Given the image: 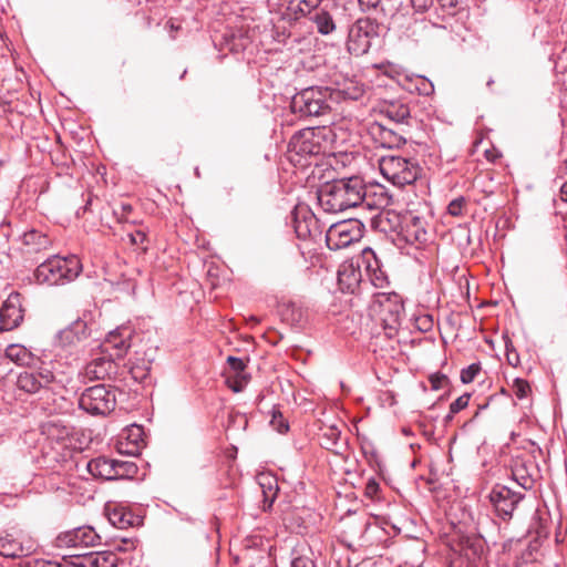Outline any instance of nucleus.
<instances>
[{"mask_svg":"<svg viewBox=\"0 0 567 567\" xmlns=\"http://www.w3.org/2000/svg\"><path fill=\"white\" fill-rule=\"evenodd\" d=\"M363 258L367 260V271L373 286L383 288L389 284L386 274L380 267V260L371 248L363 250Z\"/></svg>","mask_w":567,"mask_h":567,"instance_id":"nucleus-19","label":"nucleus"},{"mask_svg":"<svg viewBox=\"0 0 567 567\" xmlns=\"http://www.w3.org/2000/svg\"><path fill=\"white\" fill-rule=\"evenodd\" d=\"M401 235L406 243L424 244L429 239L427 221L415 212H408L401 217Z\"/></svg>","mask_w":567,"mask_h":567,"instance_id":"nucleus-14","label":"nucleus"},{"mask_svg":"<svg viewBox=\"0 0 567 567\" xmlns=\"http://www.w3.org/2000/svg\"><path fill=\"white\" fill-rule=\"evenodd\" d=\"M359 7L363 12L382 11L385 12L382 7V0H358Z\"/></svg>","mask_w":567,"mask_h":567,"instance_id":"nucleus-38","label":"nucleus"},{"mask_svg":"<svg viewBox=\"0 0 567 567\" xmlns=\"http://www.w3.org/2000/svg\"><path fill=\"white\" fill-rule=\"evenodd\" d=\"M280 426H282L284 429L279 427V432H284V431H287L288 430V425L287 424H282V422H280Z\"/></svg>","mask_w":567,"mask_h":567,"instance_id":"nucleus-55","label":"nucleus"},{"mask_svg":"<svg viewBox=\"0 0 567 567\" xmlns=\"http://www.w3.org/2000/svg\"><path fill=\"white\" fill-rule=\"evenodd\" d=\"M318 202L327 213H339L362 204L371 206L368 202L367 186L359 176L324 184L318 190Z\"/></svg>","mask_w":567,"mask_h":567,"instance_id":"nucleus-1","label":"nucleus"},{"mask_svg":"<svg viewBox=\"0 0 567 567\" xmlns=\"http://www.w3.org/2000/svg\"><path fill=\"white\" fill-rule=\"evenodd\" d=\"M399 322L400 321H391L390 323L389 321H380V326L389 338H393L398 332Z\"/></svg>","mask_w":567,"mask_h":567,"instance_id":"nucleus-43","label":"nucleus"},{"mask_svg":"<svg viewBox=\"0 0 567 567\" xmlns=\"http://www.w3.org/2000/svg\"><path fill=\"white\" fill-rule=\"evenodd\" d=\"M341 436V431L337 425H326L321 427V434L319 436L320 445L327 450L334 451L338 446Z\"/></svg>","mask_w":567,"mask_h":567,"instance_id":"nucleus-29","label":"nucleus"},{"mask_svg":"<svg viewBox=\"0 0 567 567\" xmlns=\"http://www.w3.org/2000/svg\"><path fill=\"white\" fill-rule=\"evenodd\" d=\"M6 358L19 365H31L33 361L32 353L21 344H10L4 351Z\"/></svg>","mask_w":567,"mask_h":567,"instance_id":"nucleus-26","label":"nucleus"},{"mask_svg":"<svg viewBox=\"0 0 567 567\" xmlns=\"http://www.w3.org/2000/svg\"><path fill=\"white\" fill-rule=\"evenodd\" d=\"M24 316L22 296L19 292L10 293L0 308V319H24Z\"/></svg>","mask_w":567,"mask_h":567,"instance_id":"nucleus-22","label":"nucleus"},{"mask_svg":"<svg viewBox=\"0 0 567 567\" xmlns=\"http://www.w3.org/2000/svg\"><path fill=\"white\" fill-rule=\"evenodd\" d=\"M290 567H315V564L309 557L298 556L291 560Z\"/></svg>","mask_w":567,"mask_h":567,"instance_id":"nucleus-45","label":"nucleus"},{"mask_svg":"<svg viewBox=\"0 0 567 567\" xmlns=\"http://www.w3.org/2000/svg\"><path fill=\"white\" fill-rule=\"evenodd\" d=\"M326 127L306 128L296 134L290 142L292 150L299 155H319L327 151L328 140Z\"/></svg>","mask_w":567,"mask_h":567,"instance_id":"nucleus-9","label":"nucleus"},{"mask_svg":"<svg viewBox=\"0 0 567 567\" xmlns=\"http://www.w3.org/2000/svg\"><path fill=\"white\" fill-rule=\"evenodd\" d=\"M134 516L132 513L126 512L124 508H113L109 513L110 523L121 529L127 528L133 525Z\"/></svg>","mask_w":567,"mask_h":567,"instance_id":"nucleus-31","label":"nucleus"},{"mask_svg":"<svg viewBox=\"0 0 567 567\" xmlns=\"http://www.w3.org/2000/svg\"><path fill=\"white\" fill-rule=\"evenodd\" d=\"M560 197L564 202H567V181L560 187Z\"/></svg>","mask_w":567,"mask_h":567,"instance_id":"nucleus-53","label":"nucleus"},{"mask_svg":"<svg viewBox=\"0 0 567 567\" xmlns=\"http://www.w3.org/2000/svg\"><path fill=\"white\" fill-rule=\"evenodd\" d=\"M115 550L123 551V550H125V548L123 546L118 545V546L115 547Z\"/></svg>","mask_w":567,"mask_h":567,"instance_id":"nucleus-60","label":"nucleus"},{"mask_svg":"<svg viewBox=\"0 0 567 567\" xmlns=\"http://www.w3.org/2000/svg\"><path fill=\"white\" fill-rule=\"evenodd\" d=\"M115 447H116V451L123 455L136 456L141 452L138 445H134L133 443H130L120 436H118Z\"/></svg>","mask_w":567,"mask_h":567,"instance_id":"nucleus-34","label":"nucleus"},{"mask_svg":"<svg viewBox=\"0 0 567 567\" xmlns=\"http://www.w3.org/2000/svg\"><path fill=\"white\" fill-rule=\"evenodd\" d=\"M18 326H19V321H12V324H10V326H0V332H1V331H9V330H13V329H16Z\"/></svg>","mask_w":567,"mask_h":567,"instance_id":"nucleus-52","label":"nucleus"},{"mask_svg":"<svg viewBox=\"0 0 567 567\" xmlns=\"http://www.w3.org/2000/svg\"><path fill=\"white\" fill-rule=\"evenodd\" d=\"M121 209L123 214L130 213L132 210V206L130 204H122Z\"/></svg>","mask_w":567,"mask_h":567,"instance_id":"nucleus-54","label":"nucleus"},{"mask_svg":"<svg viewBox=\"0 0 567 567\" xmlns=\"http://www.w3.org/2000/svg\"><path fill=\"white\" fill-rule=\"evenodd\" d=\"M515 396L519 400L527 398L530 392V385L526 380L515 379L512 385Z\"/></svg>","mask_w":567,"mask_h":567,"instance_id":"nucleus-35","label":"nucleus"},{"mask_svg":"<svg viewBox=\"0 0 567 567\" xmlns=\"http://www.w3.org/2000/svg\"><path fill=\"white\" fill-rule=\"evenodd\" d=\"M453 416H454V414H452L450 411L449 414L445 416V421L450 422L453 419Z\"/></svg>","mask_w":567,"mask_h":567,"instance_id":"nucleus-56","label":"nucleus"},{"mask_svg":"<svg viewBox=\"0 0 567 567\" xmlns=\"http://www.w3.org/2000/svg\"><path fill=\"white\" fill-rule=\"evenodd\" d=\"M137 239L143 240V239H144V234H142V233H140V231H138V233H137Z\"/></svg>","mask_w":567,"mask_h":567,"instance_id":"nucleus-58","label":"nucleus"},{"mask_svg":"<svg viewBox=\"0 0 567 567\" xmlns=\"http://www.w3.org/2000/svg\"><path fill=\"white\" fill-rule=\"evenodd\" d=\"M361 281L360 269L342 265L338 270V286L342 292L354 293Z\"/></svg>","mask_w":567,"mask_h":567,"instance_id":"nucleus-18","label":"nucleus"},{"mask_svg":"<svg viewBox=\"0 0 567 567\" xmlns=\"http://www.w3.org/2000/svg\"><path fill=\"white\" fill-rule=\"evenodd\" d=\"M310 19L316 24L318 32L323 35L330 34L336 29L331 14L326 10L313 12Z\"/></svg>","mask_w":567,"mask_h":567,"instance_id":"nucleus-30","label":"nucleus"},{"mask_svg":"<svg viewBox=\"0 0 567 567\" xmlns=\"http://www.w3.org/2000/svg\"><path fill=\"white\" fill-rule=\"evenodd\" d=\"M81 270L80 260L75 256H52L37 267L34 277L39 284L56 286L75 279Z\"/></svg>","mask_w":567,"mask_h":567,"instance_id":"nucleus-3","label":"nucleus"},{"mask_svg":"<svg viewBox=\"0 0 567 567\" xmlns=\"http://www.w3.org/2000/svg\"><path fill=\"white\" fill-rule=\"evenodd\" d=\"M115 403V392L104 384L86 389L79 400L80 408L91 414H107L114 410Z\"/></svg>","mask_w":567,"mask_h":567,"instance_id":"nucleus-8","label":"nucleus"},{"mask_svg":"<svg viewBox=\"0 0 567 567\" xmlns=\"http://www.w3.org/2000/svg\"><path fill=\"white\" fill-rule=\"evenodd\" d=\"M363 229V224L354 218L336 223L327 231V245L333 250L346 248L362 238Z\"/></svg>","mask_w":567,"mask_h":567,"instance_id":"nucleus-7","label":"nucleus"},{"mask_svg":"<svg viewBox=\"0 0 567 567\" xmlns=\"http://www.w3.org/2000/svg\"><path fill=\"white\" fill-rule=\"evenodd\" d=\"M512 477L523 489H532L539 477L536 462L532 457L516 458L512 465Z\"/></svg>","mask_w":567,"mask_h":567,"instance_id":"nucleus-15","label":"nucleus"},{"mask_svg":"<svg viewBox=\"0 0 567 567\" xmlns=\"http://www.w3.org/2000/svg\"><path fill=\"white\" fill-rule=\"evenodd\" d=\"M210 286H212L213 289H215L218 286V284L215 282L214 280H210Z\"/></svg>","mask_w":567,"mask_h":567,"instance_id":"nucleus-57","label":"nucleus"},{"mask_svg":"<svg viewBox=\"0 0 567 567\" xmlns=\"http://www.w3.org/2000/svg\"><path fill=\"white\" fill-rule=\"evenodd\" d=\"M41 433L51 444H55L61 450L72 445V430L60 420H49L41 425Z\"/></svg>","mask_w":567,"mask_h":567,"instance_id":"nucleus-16","label":"nucleus"},{"mask_svg":"<svg viewBox=\"0 0 567 567\" xmlns=\"http://www.w3.org/2000/svg\"><path fill=\"white\" fill-rule=\"evenodd\" d=\"M412 8L416 12L427 11L434 3V0H410Z\"/></svg>","mask_w":567,"mask_h":567,"instance_id":"nucleus-42","label":"nucleus"},{"mask_svg":"<svg viewBox=\"0 0 567 567\" xmlns=\"http://www.w3.org/2000/svg\"><path fill=\"white\" fill-rule=\"evenodd\" d=\"M446 381H447V380H446V377H444V375L435 377V378H434V377H432V378H431V382H432V385H433V388H434V389H439V388H441V383H442V382H446Z\"/></svg>","mask_w":567,"mask_h":567,"instance_id":"nucleus-49","label":"nucleus"},{"mask_svg":"<svg viewBox=\"0 0 567 567\" xmlns=\"http://www.w3.org/2000/svg\"><path fill=\"white\" fill-rule=\"evenodd\" d=\"M420 324L417 328L422 331H429L432 328L433 321H417Z\"/></svg>","mask_w":567,"mask_h":567,"instance_id":"nucleus-51","label":"nucleus"},{"mask_svg":"<svg viewBox=\"0 0 567 567\" xmlns=\"http://www.w3.org/2000/svg\"><path fill=\"white\" fill-rule=\"evenodd\" d=\"M480 371L481 364L472 363L471 365L461 371V381L465 384L473 382L476 375L480 373Z\"/></svg>","mask_w":567,"mask_h":567,"instance_id":"nucleus-36","label":"nucleus"},{"mask_svg":"<svg viewBox=\"0 0 567 567\" xmlns=\"http://www.w3.org/2000/svg\"><path fill=\"white\" fill-rule=\"evenodd\" d=\"M134 329L128 323H123L111 330L102 344L109 357H97L85 367V374L90 379H111L117 373L116 359H122L132 346Z\"/></svg>","mask_w":567,"mask_h":567,"instance_id":"nucleus-2","label":"nucleus"},{"mask_svg":"<svg viewBox=\"0 0 567 567\" xmlns=\"http://www.w3.org/2000/svg\"><path fill=\"white\" fill-rule=\"evenodd\" d=\"M276 315L281 319H301L310 316L308 307H305L300 301L282 298L276 302Z\"/></svg>","mask_w":567,"mask_h":567,"instance_id":"nucleus-20","label":"nucleus"},{"mask_svg":"<svg viewBox=\"0 0 567 567\" xmlns=\"http://www.w3.org/2000/svg\"><path fill=\"white\" fill-rule=\"evenodd\" d=\"M248 319L255 320L257 318L255 316H250Z\"/></svg>","mask_w":567,"mask_h":567,"instance_id":"nucleus-63","label":"nucleus"},{"mask_svg":"<svg viewBox=\"0 0 567 567\" xmlns=\"http://www.w3.org/2000/svg\"><path fill=\"white\" fill-rule=\"evenodd\" d=\"M87 337V327L85 321H72L66 328L58 333V339L62 346H71Z\"/></svg>","mask_w":567,"mask_h":567,"instance_id":"nucleus-21","label":"nucleus"},{"mask_svg":"<svg viewBox=\"0 0 567 567\" xmlns=\"http://www.w3.org/2000/svg\"><path fill=\"white\" fill-rule=\"evenodd\" d=\"M321 1L322 0H299L296 12H300L302 16L310 14L319 7Z\"/></svg>","mask_w":567,"mask_h":567,"instance_id":"nucleus-37","label":"nucleus"},{"mask_svg":"<svg viewBox=\"0 0 567 567\" xmlns=\"http://www.w3.org/2000/svg\"><path fill=\"white\" fill-rule=\"evenodd\" d=\"M341 92L344 95V97L349 99V100H358L363 94L362 87H359V86H353L352 89L347 87V89L342 90Z\"/></svg>","mask_w":567,"mask_h":567,"instance_id":"nucleus-44","label":"nucleus"},{"mask_svg":"<svg viewBox=\"0 0 567 567\" xmlns=\"http://www.w3.org/2000/svg\"><path fill=\"white\" fill-rule=\"evenodd\" d=\"M404 311L401 296L395 292H379L372 298L369 306V316L379 319H398Z\"/></svg>","mask_w":567,"mask_h":567,"instance_id":"nucleus-12","label":"nucleus"},{"mask_svg":"<svg viewBox=\"0 0 567 567\" xmlns=\"http://www.w3.org/2000/svg\"><path fill=\"white\" fill-rule=\"evenodd\" d=\"M384 115L394 124H405L410 118V109L403 103H390L383 110Z\"/></svg>","mask_w":567,"mask_h":567,"instance_id":"nucleus-27","label":"nucleus"},{"mask_svg":"<svg viewBox=\"0 0 567 567\" xmlns=\"http://www.w3.org/2000/svg\"><path fill=\"white\" fill-rule=\"evenodd\" d=\"M89 473L95 477L114 480L116 471L114 470V460L100 456L87 462Z\"/></svg>","mask_w":567,"mask_h":567,"instance_id":"nucleus-23","label":"nucleus"},{"mask_svg":"<svg viewBox=\"0 0 567 567\" xmlns=\"http://www.w3.org/2000/svg\"><path fill=\"white\" fill-rule=\"evenodd\" d=\"M379 491V483L371 478L368 481L365 485V494L370 497H373Z\"/></svg>","mask_w":567,"mask_h":567,"instance_id":"nucleus-46","label":"nucleus"},{"mask_svg":"<svg viewBox=\"0 0 567 567\" xmlns=\"http://www.w3.org/2000/svg\"><path fill=\"white\" fill-rule=\"evenodd\" d=\"M374 135L379 136V141L381 146L386 148L399 147L401 144L405 143V138L401 133L395 132L391 127H386L382 124L377 125L374 128Z\"/></svg>","mask_w":567,"mask_h":567,"instance_id":"nucleus-25","label":"nucleus"},{"mask_svg":"<svg viewBox=\"0 0 567 567\" xmlns=\"http://www.w3.org/2000/svg\"><path fill=\"white\" fill-rule=\"evenodd\" d=\"M421 94L430 95L434 91V86L431 82H427L425 79H422V86L417 87Z\"/></svg>","mask_w":567,"mask_h":567,"instance_id":"nucleus-47","label":"nucleus"},{"mask_svg":"<svg viewBox=\"0 0 567 567\" xmlns=\"http://www.w3.org/2000/svg\"><path fill=\"white\" fill-rule=\"evenodd\" d=\"M55 383V375L48 367L19 373L16 385L28 394H37L42 390H51Z\"/></svg>","mask_w":567,"mask_h":567,"instance_id":"nucleus-11","label":"nucleus"},{"mask_svg":"<svg viewBox=\"0 0 567 567\" xmlns=\"http://www.w3.org/2000/svg\"><path fill=\"white\" fill-rule=\"evenodd\" d=\"M424 317H425V319H432L431 315H425Z\"/></svg>","mask_w":567,"mask_h":567,"instance_id":"nucleus-62","label":"nucleus"},{"mask_svg":"<svg viewBox=\"0 0 567 567\" xmlns=\"http://www.w3.org/2000/svg\"><path fill=\"white\" fill-rule=\"evenodd\" d=\"M465 198L464 197H457L450 202L447 206V212L450 215L458 217L463 214V208L465 206Z\"/></svg>","mask_w":567,"mask_h":567,"instance_id":"nucleus-39","label":"nucleus"},{"mask_svg":"<svg viewBox=\"0 0 567 567\" xmlns=\"http://www.w3.org/2000/svg\"><path fill=\"white\" fill-rule=\"evenodd\" d=\"M58 547L89 548L101 544V536L91 526H81L60 534L56 538Z\"/></svg>","mask_w":567,"mask_h":567,"instance_id":"nucleus-13","label":"nucleus"},{"mask_svg":"<svg viewBox=\"0 0 567 567\" xmlns=\"http://www.w3.org/2000/svg\"><path fill=\"white\" fill-rule=\"evenodd\" d=\"M114 470L116 471L114 480L133 478L138 468L132 461L114 460Z\"/></svg>","mask_w":567,"mask_h":567,"instance_id":"nucleus-32","label":"nucleus"},{"mask_svg":"<svg viewBox=\"0 0 567 567\" xmlns=\"http://www.w3.org/2000/svg\"><path fill=\"white\" fill-rule=\"evenodd\" d=\"M22 243L27 247L28 252H40L51 246L50 238L35 229L25 231L22 236Z\"/></svg>","mask_w":567,"mask_h":567,"instance_id":"nucleus-24","label":"nucleus"},{"mask_svg":"<svg viewBox=\"0 0 567 567\" xmlns=\"http://www.w3.org/2000/svg\"><path fill=\"white\" fill-rule=\"evenodd\" d=\"M79 567H117L118 557L114 550H102L81 555Z\"/></svg>","mask_w":567,"mask_h":567,"instance_id":"nucleus-17","label":"nucleus"},{"mask_svg":"<svg viewBox=\"0 0 567 567\" xmlns=\"http://www.w3.org/2000/svg\"><path fill=\"white\" fill-rule=\"evenodd\" d=\"M444 323H446V324H451V323H452V321L446 320V321H444Z\"/></svg>","mask_w":567,"mask_h":567,"instance_id":"nucleus-64","label":"nucleus"},{"mask_svg":"<svg viewBox=\"0 0 567 567\" xmlns=\"http://www.w3.org/2000/svg\"><path fill=\"white\" fill-rule=\"evenodd\" d=\"M23 554L24 548L20 542H18L9 534L0 536V555L3 557L16 558L22 556Z\"/></svg>","mask_w":567,"mask_h":567,"instance_id":"nucleus-28","label":"nucleus"},{"mask_svg":"<svg viewBox=\"0 0 567 567\" xmlns=\"http://www.w3.org/2000/svg\"><path fill=\"white\" fill-rule=\"evenodd\" d=\"M470 398H471V395L468 393H464L461 396H458L456 400H454L450 404L451 413L456 414L460 411L464 410L468 405Z\"/></svg>","mask_w":567,"mask_h":567,"instance_id":"nucleus-40","label":"nucleus"},{"mask_svg":"<svg viewBox=\"0 0 567 567\" xmlns=\"http://www.w3.org/2000/svg\"><path fill=\"white\" fill-rule=\"evenodd\" d=\"M296 233L298 237L305 238L307 235H309V229L306 227L303 228L300 224L296 225Z\"/></svg>","mask_w":567,"mask_h":567,"instance_id":"nucleus-50","label":"nucleus"},{"mask_svg":"<svg viewBox=\"0 0 567 567\" xmlns=\"http://www.w3.org/2000/svg\"><path fill=\"white\" fill-rule=\"evenodd\" d=\"M524 497L523 493L516 492L503 484L494 485L488 494L496 515L503 520H509L513 517L514 511Z\"/></svg>","mask_w":567,"mask_h":567,"instance_id":"nucleus-10","label":"nucleus"},{"mask_svg":"<svg viewBox=\"0 0 567 567\" xmlns=\"http://www.w3.org/2000/svg\"><path fill=\"white\" fill-rule=\"evenodd\" d=\"M227 362L229 364L230 370L234 371L236 375H239L240 373L244 372L246 364L240 358L230 355L227 358Z\"/></svg>","mask_w":567,"mask_h":567,"instance_id":"nucleus-41","label":"nucleus"},{"mask_svg":"<svg viewBox=\"0 0 567 567\" xmlns=\"http://www.w3.org/2000/svg\"><path fill=\"white\" fill-rule=\"evenodd\" d=\"M381 25L370 19H358L349 29L348 33V50L351 54L357 56L362 55L369 51L372 42L380 35Z\"/></svg>","mask_w":567,"mask_h":567,"instance_id":"nucleus-6","label":"nucleus"},{"mask_svg":"<svg viewBox=\"0 0 567 567\" xmlns=\"http://www.w3.org/2000/svg\"><path fill=\"white\" fill-rule=\"evenodd\" d=\"M143 435V427L137 424H132L121 432L120 437L126 440L130 443H133L134 445H138L141 451L144 444Z\"/></svg>","mask_w":567,"mask_h":567,"instance_id":"nucleus-33","label":"nucleus"},{"mask_svg":"<svg viewBox=\"0 0 567 567\" xmlns=\"http://www.w3.org/2000/svg\"><path fill=\"white\" fill-rule=\"evenodd\" d=\"M493 80L491 79L488 82H487V85L491 86L493 84Z\"/></svg>","mask_w":567,"mask_h":567,"instance_id":"nucleus-61","label":"nucleus"},{"mask_svg":"<svg viewBox=\"0 0 567 567\" xmlns=\"http://www.w3.org/2000/svg\"><path fill=\"white\" fill-rule=\"evenodd\" d=\"M131 374L135 380H143L146 377L145 369H141L140 367H131Z\"/></svg>","mask_w":567,"mask_h":567,"instance_id":"nucleus-48","label":"nucleus"},{"mask_svg":"<svg viewBox=\"0 0 567 567\" xmlns=\"http://www.w3.org/2000/svg\"><path fill=\"white\" fill-rule=\"evenodd\" d=\"M379 168L382 176L398 187L413 184L421 173L415 161L392 154L380 158Z\"/></svg>","mask_w":567,"mask_h":567,"instance_id":"nucleus-5","label":"nucleus"},{"mask_svg":"<svg viewBox=\"0 0 567 567\" xmlns=\"http://www.w3.org/2000/svg\"><path fill=\"white\" fill-rule=\"evenodd\" d=\"M137 239L143 240V239H144V234H142V233H140V231H138V233H137Z\"/></svg>","mask_w":567,"mask_h":567,"instance_id":"nucleus-59","label":"nucleus"},{"mask_svg":"<svg viewBox=\"0 0 567 567\" xmlns=\"http://www.w3.org/2000/svg\"><path fill=\"white\" fill-rule=\"evenodd\" d=\"M331 92L328 87H307L291 99L290 109L300 116H322L330 112Z\"/></svg>","mask_w":567,"mask_h":567,"instance_id":"nucleus-4","label":"nucleus"}]
</instances>
